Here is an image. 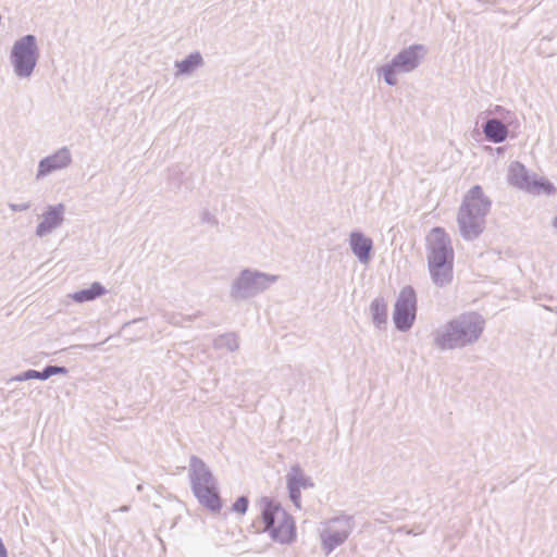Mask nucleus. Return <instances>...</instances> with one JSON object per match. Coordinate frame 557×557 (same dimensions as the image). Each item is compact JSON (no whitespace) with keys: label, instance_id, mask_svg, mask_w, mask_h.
I'll return each mask as SVG.
<instances>
[{"label":"nucleus","instance_id":"obj_1","mask_svg":"<svg viewBox=\"0 0 557 557\" xmlns=\"http://www.w3.org/2000/svg\"><path fill=\"white\" fill-rule=\"evenodd\" d=\"M485 329L484 318L474 311L463 312L437 326L431 334L432 346L440 351L474 345Z\"/></svg>","mask_w":557,"mask_h":557},{"label":"nucleus","instance_id":"obj_2","mask_svg":"<svg viewBox=\"0 0 557 557\" xmlns=\"http://www.w3.org/2000/svg\"><path fill=\"white\" fill-rule=\"evenodd\" d=\"M491 207L492 201L480 185L468 190L457 215L459 232L463 239L474 240L483 233Z\"/></svg>","mask_w":557,"mask_h":557},{"label":"nucleus","instance_id":"obj_3","mask_svg":"<svg viewBox=\"0 0 557 557\" xmlns=\"http://www.w3.org/2000/svg\"><path fill=\"white\" fill-rule=\"evenodd\" d=\"M426 258L432 282L443 287L453 280L454 249L448 234L434 227L426 237Z\"/></svg>","mask_w":557,"mask_h":557},{"label":"nucleus","instance_id":"obj_4","mask_svg":"<svg viewBox=\"0 0 557 557\" xmlns=\"http://www.w3.org/2000/svg\"><path fill=\"white\" fill-rule=\"evenodd\" d=\"M190 486L198 502L210 509L219 511L221 499L218 491V482L209 467L197 456H191L188 465Z\"/></svg>","mask_w":557,"mask_h":557},{"label":"nucleus","instance_id":"obj_5","mask_svg":"<svg viewBox=\"0 0 557 557\" xmlns=\"http://www.w3.org/2000/svg\"><path fill=\"white\" fill-rule=\"evenodd\" d=\"M264 530L273 540L288 544L295 540L296 527L293 517L274 499L263 497L260 500Z\"/></svg>","mask_w":557,"mask_h":557},{"label":"nucleus","instance_id":"obj_6","mask_svg":"<svg viewBox=\"0 0 557 557\" xmlns=\"http://www.w3.org/2000/svg\"><path fill=\"white\" fill-rule=\"evenodd\" d=\"M278 278V275L246 268L232 280L230 297L236 302L255 298L268 290Z\"/></svg>","mask_w":557,"mask_h":557},{"label":"nucleus","instance_id":"obj_7","mask_svg":"<svg viewBox=\"0 0 557 557\" xmlns=\"http://www.w3.org/2000/svg\"><path fill=\"white\" fill-rule=\"evenodd\" d=\"M428 53V49L420 44L411 45L399 51L389 63L377 67V75L384 78L389 86L397 85V75L414 71Z\"/></svg>","mask_w":557,"mask_h":557},{"label":"nucleus","instance_id":"obj_8","mask_svg":"<svg viewBox=\"0 0 557 557\" xmlns=\"http://www.w3.org/2000/svg\"><path fill=\"white\" fill-rule=\"evenodd\" d=\"M38 58L39 50L34 35H25L14 41L10 53V61L17 77H30L37 65Z\"/></svg>","mask_w":557,"mask_h":557},{"label":"nucleus","instance_id":"obj_9","mask_svg":"<svg viewBox=\"0 0 557 557\" xmlns=\"http://www.w3.org/2000/svg\"><path fill=\"white\" fill-rule=\"evenodd\" d=\"M507 181L509 185L532 195H552L556 191L555 186L550 182L536 180L535 176L530 175L527 168L519 161L510 163Z\"/></svg>","mask_w":557,"mask_h":557},{"label":"nucleus","instance_id":"obj_10","mask_svg":"<svg viewBox=\"0 0 557 557\" xmlns=\"http://www.w3.org/2000/svg\"><path fill=\"white\" fill-rule=\"evenodd\" d=\"M418 310L417 294L412 286L403 287L396 298L393 322L400 332H408L414 324Z\"/></svg>","mask_w":557,"mask_h":557},{"label":"nucleus","instance_id":"obj_11","mask_svg":"<svg viewBox=\"0 0 557 557\" xmlns=\"http://www.w3.org/2000/svg\"><path fill=\"white\" fill-rule=\"evenodd\" d=\"M354 528L352 518L341 516L325 522L321 532L322 547L326 554H330L337 546L342 545Z\"/></svg>","mask_w":557,"mask_h":557},{"label":"nucleus","instance_id":"obj_12","mask_svg":"<svg viewBox=\"0 0 557 557\" xmlns=\"http://www.w3.org/2000/svg\"><path fill=\"white\" fill-rule=\"evenodd\" d=\"M288 496L297 509L301 508V490L314 486L313 480L305 473L299 465H293L286 473Z\"/></svg>","mask_w":557,"mask_h":557},{"label":"nucleus","instance_id":"obj_13","mask_svg":"<svg viewBox=\"0 0 557 557\" xmlns=\"http://www.w3.org/2000/svg\"><path fill=\"white\" fill-rule=\"evenodd\" d=\"M65 211L66 208L64 203L47 206L41 214V221L36 226V236L41 238L59 228L65 220Z\"/></svg>","mask_w":557,"mask_h":557},{"label":"nucleus","instance_id":"obj_14","mask_svg":"<svg viewBox=\"0 0 557 557\" xmlns=\"http://www.w3.org/2000/svg\"><path fill=\"white\" fill-rule=\"evenodd\" d=\"M72 163V154L67 147H62L53 154L39 161L36 178L41 180L49 174L66 169Z\"/></svg>","mask_w":557,"mask_h":557},{"label":"nucleus","instance_id":"obj_15","mask_svg":"<svg viewBox=\"0 0 557 557\" xmlns=\"http://www.w3.org/2000/svg\"><path fill=\"white\" fill-rule=\"evenodd\" d=\"M349 247L361 264L368 265L372 259L373 240L359 231L349 234Z\"/></svg>","mask_w":557,"mask_h":557},{"label":"nucleus","instance_id":"obj_16","mask_svg":"<svg viewBox=\"0 0 557 557\" xmlns=\"http://www.w3.org/2000/svg\"><path fill=\"white\" fill-rule=\"evenodd\" d=\"M483 133L490 141L499 144L506 140L508 129L498 119H490L483 125Z\"/></svg>","mask_w":557,"mask_h":557},{"label":"nucleus","instance_id":"obj_17","mask_svg":"<svg viewBox=\"0 0 557 557\" xmlns=\"http://www.w3.org/2000/svg\"><path fill=\"white\" fill-rule=\"evenodd\" d=\"M104 294H107V289L99 282H95L89 288L70 294L69 297L72 298L75 302L82 304L86 301H92L103 296Z\"/></svg>","mask_w":557,"mask_h":557},{"label":"nucleus","instance_id":"obj_18","mask_svg":"<svg viewBox=\"0 0 557 557\" xmlns=\"http://www.w3.org/2000/svg\"><path fill=\"white\" fill-rule=\"evenodd\" d=\"M203 65V58L199 52H193L188 54L184 60L176 61L175 67L177 69V72L175 73L176 76L178 75H189L191 74L196 69Z\"/></svg>","mask_w":557,"mask_h":557},{"label":"nucleus","instance_id":"obj_19","mask_svg":"<svg viewBox=\"0 0 557 557\" xmlns=\"http://www.w3.org/2000/svg\"><path fill=\"white\" fill-rule=\"evenodd\" d=\"M370 312L375 326L381 327L387 321V305L383 298H375L370 305Z\"/></svg>","mask_w":557,"mask_h":557},{"label":"nucleus","instance_id":"obj_20","mask_svg":"<svg viewBox=\"0 0 557 557\" xmlns=\"http://www.w3.org/2000/svg\"><path fill=\"white\" fill-rule=\"evenodd\" d=\"M215 349H225L227 351H235L239 347L238 337L234 333H226L216 337L213 342Z\"/></svg>","mask_w":557,"mask_h":557},{"label":"nucleus","instance_id":"obj_21","mask_svg":"<svg viewBox=\"0 0 557 557\" xmlns=\"http://www.w3.org/2000/svg\"><path fill=\"white\" fill-rule=\"evenodd\" d=\"M69 371L65 367L47 366L42 371L34 370L35 380H48L52 375L66 374Z\"/></svg>","mask_w":557,"mask_h":557},{"label":"nucleus","instance_id":"obj_22","mask_svg":"<svg viewBox=\"0 0 557 557\" xmlns=\"http://www.w3.org/2000/svg\"><path fill=\"white\" fill-rule=\"evenodd\" d=\"M200 221H201V223L210 225V226L218 225L216 216L207 209L201 211Z\"/></svg>","mask_w":557,"mask_h":557},{"label":"nucleus","instance_id":"obj_23","mask_svg":"<svg viewBox=\"0 0 557 557\" xmlns=\"http://www.w3.org/2000/svg\"><path fill=\"white\" fill-rule=\"evenodd\" d=\"M248 504V498L246 496H240L233 504V510L243 515L247 511Z\"/></svg>","mask_w":557,"mask_h":557},{"label":"nucleus","instance_id":"obj_24","mask_svg":"<svg viewBox=\"0 0 557 557\" xmlns=\"http://www.w3.org/2000/svg\"><path fill=\"white\" fill-rule=\"evenodd\" d=\"M27 380H35L34 379V370H27L25 372H22L15 376H12L9 382H23Z\"/></svg>","mask_w":557,"mask_h":557},{"label":"nucleus","instance_id":"obj_25","mask_svg":"<svg viewBox=\"0 0 557 557\" xmlns=\"http://www.w3.org/2000/svg\"><path fill=\"white\" fill-rule=\"evenodd\" d=\"M30 207H32L30 201H26V202H22V203H14V202L9 203V208L13 212H24V211H27L28 209H30Z\"/></svg>","mask_w":557,"mask_h":557},{"label":"nucleus","instance_id":"obj_26","mask_svg":"<svg viewBox=\"0 0 557 557\" xmlns=\"http://www.w3.org/2000/svg\"><path fill=\"white\" fill-rule=\"evenodd\" d=\"M494 114H497L499 115L500 117H503L505 121L509 122L508 119H507V115H510V112L505 110L504 108L497 106L495 108V110L493 111Z\"/></svg>","mask_w":557,"mask_h":557},{"label":"nucleus","instance_id":"obj_27","mask_svg":"<svg viewBox=\"0 0 557 557\" xmlns=\"http://www.w3.org/2000/svg\"><path fill=\"white\" fill-rule=\"evenodd\" d=\"M128 510H129V506H126V505L119 508V511H122V512H126Z\"/></svg>","mask_w":557,"mask_h":557},{"label":"nucleus","instance_id":"obj_28","mask_svg":"<svg viewBox=\"0 0 557 557\" xmlns=\"http://www.w3.org/2000/svg\"><path fill=\"white\" fill-rule=\"evenodd\" d=\"M96 346H97L96 344H92V345H85L84 347H85L86 349H95V348H96Z\"/></svg>","mask_w":557,"mask_h":557},{"label":"nucleus","instance_id":"obj_29","mask_svg":"<svg viewBox=\"0 0 557 557\" xmlns=\"http://www.w3.org/2000/svg\"><path fill=\"white\" fill-rule=\"evenodd\" d=\"M553 227L557 230V215L553 220Z\"/></svg>","mask_w":557,"mask_h":557}]
</instances>
